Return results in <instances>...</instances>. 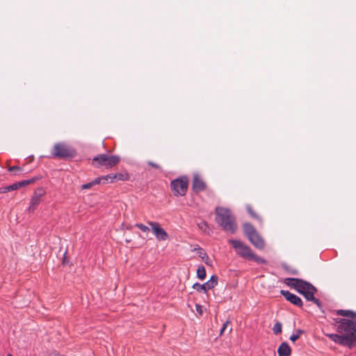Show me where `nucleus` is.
Segmentation results:
<instances>
[{
    "label": "nucleus",
    "mask_w": 356,
    "mask_h": 356,
    "mask_svg": "<svg viewBox=\"0 0 356 356\" xmlns=\"http://www.w3.org/2000/svg\"><path fill=\"white\" fill-rule=\"evenodd\" d=\"M337 315L344 318H334L337 324L338 334H328L327 336L334 342L351 348L356 344V312L351 310L338 309Z\"/></svg>",
    "instance_id": "1"
},
{
    "label": "nucleus",
    "mask_w": 356,
    "mask_h": 356,
    "mask_svg": "<svg viewBox=\"0 0 356 356\" xmlns=\"http://www.w3.org/2000/svg\"><path fill=\"white\" fill-rule=\"evenodd\" d=\"M216 222L225 231L234 234L237 229L236 218L232 211L225 207H217L215 209Z\"/></svg>",
    "instance_id": "2"
},
{
    "label": "nucleus",
    "mask_w": 356,
    "mask_h": 356,
    "mask_svg": "<svg viewBox=\"0 0 356 356\" xmlns=\"http://www.w3.org/2000/svg\"><path fill=\"white\" fill-rule=\"evenodd\" d=\"M228 242L232 245L236 254L241 257L254 261L257 264H266L267 263L266 259L256 255L251 248L243 241L236 239H229Z\"/></svg>",
    "instance_id": "3"
},
{
    "label": "nucleus",
    "mask_w": 356,
    "mask_h": 356,
    "mask_svg": "<svg viewBox=\"0 0 356 356\" xmlns=\"http://www.w3.org/2000/svg\"><path fill=\"white\" fill-rule=\"evenodd\" d=\"M76 150L65 143H56L51 152L52 159H69L76 156Z\"/></svg>",
    "instance_id": "4"
},
{
    "label": "nucleus",
    "mask_w": 356,
    "mask_h": 356,
    "mask_svg": "<svg viewBox=\"0 0 356 356\" xmlns=\"http://www.w3.org/2000/svg\"><path fill=\"white\" fill-rule=\"evenodd\" d=\"M120 161V157L118 155L100 154L93 158L92 163L96 167L103 166L108 169L116 165Z\"/></svg>",
    "instance_id": "5"
},
{
    "label": "nucleus",
    "mask_w": 356,
    "mask_h": 356,
    "mask_svg": "<svg viewBox=\"0 0 356 356\" xmlns=\"http://www.w3.org/2000/svg\"><path fill=\"white\" fill-rule=\"evenodd\" d=\"M171 190L175 196H184L188 187V179L186 176L179 177L170 182Z\"/></svg>",
    "instance_id": "6"
},
{
    "label": "nucleus",
    "mask_w": 356,
    "mask_h": 356,
    "mask_svg": "<svg viewBox=\"0 0 356 356\" xmlns=\"http://www.w3.org/2000/svg\"><path fill=\"white\" fill-rule=\"evenodd\" d=\"M218 282V277L216 275H213L209 280L206 282L205 283L201 284L200 283H195L193 285V289H195L198 292L203 291L204 293H207L209 290L213 289L216 286H217Z\"/></svg>",
    "instance_id": "7"
},
{
    "label": "nucleus",
    "mask_w": 356,
    "mask_h": 356,
    "mask_svg": "<svg viewBox=\"0 0 356 356\" xmlns=\"http://www.w3.org/2000/svg\"><path fill=\"white\" fill-rule=\"evenodd\" d=\"M148 224L151 227L152 231L157 240L166 241L168 239V233L161 227L159 222L149 221Z\"/></svg>",
    "instance_id": "8"
},
{
    "label": "nucleus",
    "mask_w": 356,
    "mask_h": 356,
    "mask_svg": "<svg viewBox=\"0 0 356 356\" xmlns=\"http://www.w3.org/2000/svg\"><path fill=\"white\" fill-rule=\"evenodd\" d=\"M280 293L291 304L298 307H302L303 306L302 300L296 294L291 293L289 291L285 290H281Z\"/></svg>",
    "instance_id": "9"
},
{
    "label": "nucleus",
    "mask_w": 356,
    "mask_h": 356,
    "mask_svg": "<svg viewBox=\"0 0 356 356\" xmlns=\"http://www.w3.org/2000/svg\"><path fill=\"white\" fill-rule=\"evenodd\" d=\"M207 188L206 183L202 179L198 174L193 175L192 188L195 193L204 191Z\"/></svg>",
    "instance_id": "10"
},
{
    "label": "nucleus",
    "mask_w": 356,
    "mask_h": 356,
    "mask_svg": "<svg viewBox=\"0 0 356 356\" xmlns=\"http://www.w3.org/2000/svg\"><path fill=\"white\" fill-rule=\"evenodd\" d=\"M248 238L255 248L260 250L264 248V241L257 232L248 237Z\"/></svg>",
    "instance_id": "11"
},
{
    "label": "nucleus",
    "mask_w": 356,
    "mask_h": 356,
    "mask_svg": "<svg viewBox=\"0 0 356 356\" xmlns=\"http://www.w3.org/2000/svg\"><path fill=\"white\" fill-rule=\"evenodd\" d=\"M38 191H40V193L35 191L34 195L31 197L30 206L28 208V211L29 212H33L40 202V197L42 195V190L39 189Z\"/></svg>",
    "instance_id": "12"
},
{
    "label": "nucleus",
    "mask_w": 356,
    "mask_h": 356,
    "mask_svg": "<svg viewBox=\"0 0 356 356\" xmlns=\"http://www.w3.org/2000/svg\"><path fill=\"white\" fill-rule=\"evenodd\" d=\"M278 356H290L291 348L286 342H282L277 348Z\"/></svg>",
    "instance_id": "13"
},
{
    "label": "nucleus",
    "mask_w": 356,
    "mask_h": 356,
    "mask_svg": "<svg viewBox=\"0 0 356 356\" xmlns=\"http://www.w3.org/2000/svg\"><path fill=\"white\" fill-rule=\"evenodd\" d=\"M317 291H309L306 293L302 294L305 298L308 301L313 302L316 305H317L319 308L321 307L322 303L319 299L316 298L314 297V294Z\"/></svg>",
    "instance_id": "14"
},
{
    "label": "nucleus",
    "mask_w": 356,
    "mask_h": 356,
    "mask_svg": "<svg viewBox=\"0 0 356 356\" xmlns=\"http://www.w3.org/2000/svg\"><path fill=\"white\" fill-rule=\"evenodd\" d=\"M108 176H110V177H108L110 182H113L114 179L124 181L127 180L129 178L127 173L110 174Z\"/></svg>",
    "instance_id": "15"
},
{
    "label": "nucleus",
    "mask_w": 356,
    "mask_h": 356,
    "mask_svg": "<svg viewBox=\"0 0 356 356\" xmlns=\"http://www.w3.org/2000/svg\"><path fill=\"white\" fill-rule=\"evenodd\" d=\"M299 280H300V278L287 277V278L284 279V283L286 285H287L288 286H290L291 288H293L294 289H296L298 283H300Z\"/></svg>",
    "instance_id": "16"
},
{
    "label": "nucleus",
    "mask_w": 356,
    "mask_h": 356,
    "mask_svg": "<svg viewBox=\"0 0 356 356\" xmlns=\"http://www.w3.org/2000/svg\"><path fill=\"white\" fill-rule=\"evenodd\" d=\"M299 282L300 283H298L297 288L296 289L299 293L302 294L304 289H309V288H310L309 282H308L305 280H303L302 279H300Z\"/></svg>",
    "instance_id": "17"
},
{
    "label": "nucleus",
    "mask_w": 356,
    "mask_h": 356,
    "mask_svg": "<svg viewBox=\"0 0 356 356\" xmlns=\"http://www.w3.org/2000/svg\"><path fill=\"white\" fill-rule=\"evenodd\" d=\"M243 231L247 237H249L257 231L254 227L249 222H245L243 224Z\"/></svg>",
    "instance_id": "18"
},
{
    "label": "nucleus",
    "mask_w": 356,
    "mask_h": 356,
    "mask_svg": "<svg viewBox=\"0 0 356 356\" xmlns=\"http://www.w3.org/2000/svg\"><path fill=\"white\" fill-rule=\"evenodd\" d=\"M246 211L252 218L258 220L259 222H262V220L260 218V216L254 212V211L253 210L252 207L250 205L248 204L246 206Z\"/></svg>",
    "instance_id": "19"
},
{
    "label": "nucleus",
    "mask_w": 356,
    "mask_h": 356,
    "mask_svg": "<svg viewBox=\"0 0 356 356\" xmlns=\"http://www.w3.org/2000/svg\"><path fill=\"white\" fill-rule=\"evenodd\" d=\"M37 179H38L37 177H34V178L29 179L23 180L21 181L17 182V183H15V185L17 186V189H18L21 187L25 186L26 185L31 184L33 183L34 181H35Z\"/></svg>",
    "instance_id": "20"
},
{
    "label": "nucleus",
    "mask_w": 356,
    "mask_h": 356,
    "mask_svg": "<svg viewBox=\"0 0 356 356\" xmlns=\"http://www.w3.org/2000/svg\"><path fill=\"white\" fill-rule=\"evenodd\" d=\"M37 179H38L37 177H34V178L29 179L23 180L21 181L17 182V183H15V185L17 186V189H18L21 187L25 186L26 185L31 184L33 183L34 181H35Z\"/></svg>",
    "instance_id": "21"
},
{
    "label": "nucleus",
    "mask_w": 356,
    "mask_h": 356,
    "mask_svg": "<svg viewBox=\"0 0 356 356\" xmlns=\"http://www.w3.org/2000/svg\"><path fill=\"white\" fill-rule=\"evenodd\" d=\"M37 179H38L37 177H34V178L29 179L23 180L21 181L17 182V183H15V185L17 186V189H18L21 187L25 186L26 185L31 184L33 183L34 181H35Z\"/></svg>",
    "instance_id": "22"
},
{
    "label": "nucleus",
    "mask_w": 356,
    "mask_h": 356,
    "mask_svg": "<svg viewBox=\"0 0 356 356\" xmlns=\"http://www.w3.org/2000/svg\"><path fill=\"white\" fill-rule=\"evenodd\" d=\"M108 177H110V176L108 175H106V176H102V177H97L95 178L92 182L94 184V185H97V184H106L108 182Z\"/></svg>",
    "instance_id": "23"
},
{
    "label": "nucleus",
    "mask_w": 356,
    "mask_h": 356,
    "mask_svg": "<svg viewBox=\"0 0 356 356\" xmlns=\"http://www.w3.org/2000/svg\"><path fill=\"white\" fill-rule=\"evenodd\" d=\"M304 333V331L302 330H300V329H298L296 330H295V332L291 335L289 339L293 341V342H295L297 339H298L300 336Z\"/></svg>",
    "instance_id": "24"
},
{
    "label": "nucleus",
    "mask_w": 356,
    "mask_h": 356,
    "mask_svg": "<svg viewBox=\"0 0 356 356\" xmlns=\"http://www.w3.org/2000/svg\"><path fill=\"white\" fill-rule=\"evenodd\" d=\"M17 190V186L15 185V183L0 188V193H6L12 191Z\"/></svg>",
    "instance_id": "25"
},
{
    "label": "nucleus",
    "mask_w": 356,
    "mask_h": 356,
    "mask_svg": "<svg viewBox=\"0 0 356 356\" xmlns=\"http://www.w3.org/2000/svg\"><path fill=\"white\" fill-rule=\"evenodd\" d=\"M197 277L200 280H204L206 277V270L204 266H200L197 268Z\"/></svg>",
    "instance_id": "26"
},
{
    "label": "nucleus",
    "mask_w": 356,
    "mask_h": 356,
    "mask_svg": "<svg viewBox=\"0 0 356 356\" xmlns=\"http://www.w3.org/2000/svg\"><path fill=\"white\" fill-rule=\"evenodd\" d=\"M197 226H198L199 229H201L202 231H203L204 233H209V227L207 222L202 220L197 224Z\"/></svg>",
    "instance_id": "27"
},
{
    "label": "nucleus",
    "mask_w": 356,
    "mask_h": 356,
    "mask_svg": "<svg viewBox=\"0 0 356 356\" xmlns=\"http://www.w3.org/2000/svg\"><path fill=\"white\" fill-rule=\"evenodd\" d=\"M282 325L280 322H277L273 327V331L275 334H279L282 332Z\"/></svg>",
    "instance_id": "28"
},
{
    "label": "nucleus",
    "mask_w": 356,
    "mask_h": 356,
    "mask_svg": "<svg viewBox=\"0 0 356 356\" xmlns=\"http://www.w3.org/2000/svg\"><path fill=\"white\" fill-rule=\"evenodd\" d=\"M135 226L144 232H148L149 230V229L147 226H146L142 223H136L135 225Z\"/></svg>",
    "instance_id": "29"
},
{
    "label": "nucleus",
    "mask_w": 356,
    "mask_h": 356,
    "mask_svg": "<svg viewBox=\"0 0 356 356\" xmlns=\"http://www.w3.org/2000/svg\"><path fill=\"white\" fill-rule=\"evenodd\" d=\"M195 250H198L199 252H198V254H199V257H201L203 260L207 258V259H209V257L207 256V253L206 252H204L202 251V249L200 248H195Z\"/></svg>",
    "instance_id": "30"
},
{
    "label": "nucleus",
    "mask_w": 356,
    "mask_h": 356,
    "mask_svg": "<svg viewBox=\"0 0 356 356\" xmlns=\"http://www.w3.org/2000/svg\"><path fill=\"white\" fill-rule=\"evenodd\" d=\"M94 185L92 181L81 186V189H89L91 188Z\"/></svg>",
    "instance_id": "31"
},
{
    "label": "nucleus",
    "mask_w": 356,
    "mask_h": 356,
    "mask_svg": "<svg viewBox=\"0 0 356 356\" xmlns=\"http://www.w3.org/2000/svg\"><path fill=\"white\" fill-rule=\"evenodd\" d=\"M147 163L148 165H149V166H151V167H152L154 168H156V169H160L161 168V166L159 164H157L156 163H154V162H152L151 161H147Z\"/></svg>",
    "instance_id": "32"
},
{
    "label": "nucleus",
    "mask_w": 356,
    "mask_h": 356,
    "mask_svg": "<svg viewBox=\"0 0 356 356\" xmlns=\"http://www.w3.org/2000/svg\"><path fill=\"white\" fill-rule=\"evenodd\" d=\"M229 323V321H226L223 325H222V327H221L220 329V334H222V333L224 332V331L225 330L227 326L228 325V324Z\"/></svg>",
    "instance_id": "33"
},
{
    "label": "nucleus",
    "mask_w": 356,
    "mask_h": 356,
    "mask_svg": "<svg viewBox=\"0 0 356 356\" xmlns=\"http://www.w3.org/2000/svg\"><path fill=\"white\" fill-rule=\"evenodd\" d=\"M309 289H304L303 292L302 293V294L306 293L307 291H317L316 288L313 286L311 283H310V286H309Z\"/></svg>",
    "instance_id": "34"
},
{
    "label": "nucleus",
    "mask_w": 356,
    "mask_h": 356,
    "mask_svg": "<svg viewBox=\"0 0 356 356\" xmlns=\"http://www.w3.org/2000/svg\"><path fill=\"white\" fill-rule=\"evenodd\" d=\"M196 311L201 315L202 314V306L200 305H196Z\"/></svg>",
    "instance_id": "35"
},
{
    "label": "nucleus",
    "mask_w": 356,
    "mask_h": 356,
    "mask_svg": "<svg viewBox=\"0 0 356 356\" xmlns=\"http://www.w3.org/2000/svg\"><path fill=\"white\" fill-rule=\"evenodd\" d=\"M8 170H9L10 172H13V171H14V170H20V168H19V167H18V166H15V165H14V166H11V167H10V168H8Z\"/></svg>",
    "instance_id": "36"
},
{
    "label": "nucleus",
    "mask_w": 356,
    "mask_h": 356,
    "mask_svg": "<svg viewBox=\"0 0 356 356\" xmlns=\"http://www.w3.org/2000/svg\"><path fill=\"white\" fill-rule=\"evenodd\" d=\"M290 273L292 274V275H297L298 273V270H293L291 271H290Z\"/></svg>",
    "instance_id": "37"
},
{
    "label": "nucleus",
    "mask_w": 356,
    "mask_h": 356,
    "mask_svg": "<svg viewBox=\"0 0 356 356\" xmlns=\"http://www.w3.org/2000/svg\"><path fill=\"white\" fill-rule=\"evenodd\" d=\"M209 259H207V258H205V259H204V261L205 264H209Z\"/></svg>",
    "instance_id": "38"
},
{
    "label": "nucleus",
    "mask_w": 356,
    "mask_h": 356,
    "mask_svg": "<svg viewBox=\"0 0 356 356\" xmlns=\"http://www.w3.org/2000/svg\"><path fill=\"white\" fill-rule=\"evenodd\" d=\"M8 356H13V355H12L11 354H8Z\"/></svg>",
    "instance_id": "39"
}]
</instances>
